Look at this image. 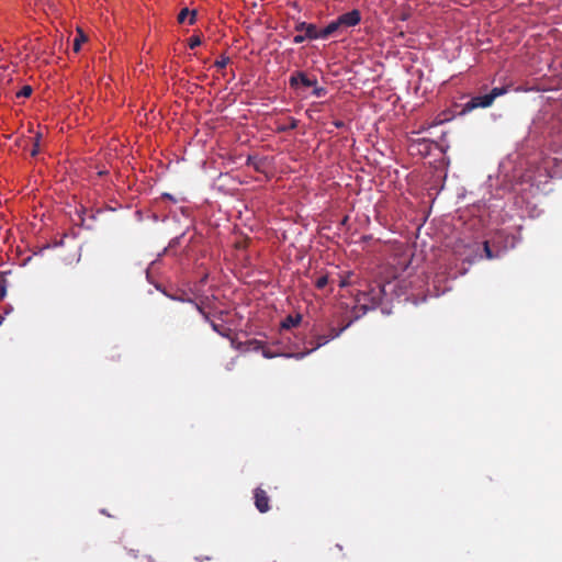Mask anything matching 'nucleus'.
Segmentation results:
<instances>
[{
    "label": "nucleus",
    "instance_id": "1",
    "mask_svg": "<svg viewBox=\"0 0 562 562\" xmlns=\"http://www.w3.org/2000/svg\"><path fill=\"white\" fill-rule=\"evenodd\" d=\"M507 92V87H495L487 94L472 97L468 102L463 104L462 113L471 112L477 108H488L493 104L496 98L504 95Z\"/></svg>",
    "mask_w": 562,
    "mask_h": 562
},
{
    "label": "nucleus",
    "instance_id": "2",
    "mask_svg": "<svg viewBox=\"0 0 562 562\" xmlns=\"http://www.w3.org/2000/svg\"><path fill=\"white\" fill-rule=\"evenodd\" d=\"M294 30L295 31H306V36L310 37V40H317V38H327V37L331 36L333 34L337 33L338 31L342 30V27L338 23V19H336L322 30H318L315 24L306 23V22L296 23Z\"/></svg>",
    "mask_w": 562,
    "mask_h": 562
},
{
    "label": "nucleus",
    "instance_id": "3",
    "mask_svg": "<svg viewBox=\"0 0 562 562\" xmlns=\"http://www.w3.org/2000/svg\"><path fill=\"white\" fill-rule=\"evenodd\" d=\"M337 19L342 29H348L356 26L361 22V13L358 9H353L339 15Z\"/></svg>",
    "mask_w": 562,
    "mask_h": 562
},
{
    "label": "nucleus",
    "instance_id": "4",
    "mask_svg": "<svg viewBox=\"0 0 562 562\" xmlns=\"http://www.w3.org/2000/svg\"><path fill=\"white\" fill-rule=\"evenodd\" d=\"M327 342H329V340L327 339V336L326 335H317L315 337V340H312L310 344L312 345V347L305 351H302V352H297V353H291V355H285V357H293L297 360H301L303 359L304 357H306L307 355H310L311 352L317 350L318 348H321L322 346L326 345Z\"/></svg>",
    "mask_w": 562,
    "mask_h": 562
},
{
    "label": "nucleus",
    "instance_id": "5",
    "mask_svg": "<svg viewBox=\"0 0 562 562\" xmlns=\"http://www.w3.org/2000/svg\"><path fill=\"white\" fill-rule=\"evenodd\" d=\"M255 506L260 513H267L270 509V498L265 490L257 487L254 491Z\"/></svg>",
    "mask_w": 562,
    "mask_h": 562
},
{
    "label": "nucleus",
    "instance_id": "6",
    "mask_svg": "<svg viewBox=\"0 0 562 562\" xmlns=\"http://www.w3.org/2000/svg\"><path fill=\"white\" fill-rule=\"evenodd\" d=\"M289 83H290L291 88H297L299 83H301L304 87H315V85L317 83V80L311 79L303 71H296L290 77Z\"/></svg>",
    "mask_w": 562,
    "mask_h": 562
},
{
    "label": "nucleus",
    "instance_id": "7",
    "mask_svg": "<svg viewBox=\"0 0 562 562\" xmlns=\"http://www.w3.org/2000/svg\"><path fill=\"white\" fill-rule=\"evenodd\" d=\"M302 322V315L295 314V315H288L282 322H281V328L289 330L293 327H296Z\"/></svg>",
    "mask_w": 562,
    "mask_h": 562
},
{
    "label": "nucleus",
    "instance_id": "8",
    "mask_svg": "<svg viewBox=\"0 0 562 562\" xmlns=\"http://www.w3.org/2000/svg\"><path fill=\"white\" fill-rule=\"evenodd\" d=\"M195 16H196V12L195 11H190L188 8H183L179 12L177 20H178L179 23H184L186 20L189 18L188 23L190 25H192V24L195 23Z\"/></svg>",
    "mask_w": 562,
    "mask_h": 562
},
{
    "label": "nucleus",
    "instance_id": "9",
    "mask_svg": "<svg viewBox=\"0 0 562 562\" xmlns=\"http://www.w3.org/2000/svg\"><path fill=\"white\" fill-rule=\"evenodd\" d=\"M289 123L288 124H283V123H277V127H276V132L277 133H285L288 131H291V130H294L299 125V121L294 117H289L288 119Z\"/></svg>",
    "mask_w": 562,
    "mask_h": 562
},
{
    "label": "nucleus",
    "instance_id": "10",
    "mask_svg": "<svg viewBox=\"0 0 562 562\" xmlns=\"http://www.w3.org/2000/svg\"><path fill=\"white\" fill-rule=\"evenodd\" d=\"M351 324V321L348 322L346 325L341 326L340 328H336V327H330L329 328V333L327 336V339L330 341L337 337H339L344 330H346Z\"/></svg>",
    "mask_w": 562,
    "mask_h": 562
},
{
    "label": "nucleus",
    "instance_id": "11",
    "mask_svg": "<svg viewBox=\"0 0 562 562\" xmlns=\"http://www.w3.org/2000/svg\"><path fill=\"white\" fill-rule=\"evenodd\" d=\"M87 41V36L83 34L81 30H78V34L74 40L72 49L75 53H78L81 48V44Z\"/></svg>",
    "mask_w": 562,
    "mask_h": 562
},
{
    "label": "nucleus",
    "instance_id": "12",
    "mask_svg": "<svg viewBox=\"0 0 562 562\" xmlns=\"http://www.w3.org/2000/svg\"><path fill=\"white\" fill-rule=\"evenodd\" d=\"M210 325L212 327V329L217 333L218 335L223 336V337H229L231 335V329L223 326V325H220V324H216L214 322H210Z\"/></svg>",
    "mask_w": 562,
    "mask_h": 562
},
{
    "label": "nucleus",
    "instance_id": "13",
    "mask_svg": "<svg viewBox=\"0 0 562 562\" xmlns=\"http://www.w3.org/2000/svg\"><path fill=\"white\" fill-rule=\"evenodd\" d=\"M381 293H382V289H379L378 292H375L374 290H372L370 293H363L364 296H370V302L372 304V306H374L375 304L379 303L380 299H381Z\"/></svg>",
    "mask_w": 562,
    "mask_h": 562
},
{
    "label": "nucleus",
    "instance_id": "14",
    "mask_svg": "<svg viewBox=\"0 0 562 562\" xmlns=\"http://www.w3.org/2000/svg\"><path fill=\"white\" fill-rule=\"evenodd\" d=\"M231 63V58L228 56L222 55L215 63L214 66L218 69L225 68Z\"/></svg>",
    "mask_w": 562,
    "mask_h": 562
},
{
    "label": "nucleus",
    "instance_id": "15",
    "mask_svg": "<svg viewBox=\"0 0 562 562\" xmlns=\"http://www.w3.org/2000/svg\"><path fill=\"white\" fill-rule=\"evenodd\" d=\"M41 133H37L36 136L34 137V143H33V148L31 150V156L32 157H35L37 156V154L40 153V140H41Z\"/></svg>",
    "mask_w": 562,
    "mask_h": 562
},
{
    "label": "nucleus",
    "instance_id": "16",
    "mask_svg": "<svg viewBox=\"0 0 562 562\" xmlns=\"http://www.w3.org/2000/svg\"><path fill=\"white\" fill-rule=\"evenodd\" d=\"M483 249H484V252H485V257L487 259H494V258H497L498 257V252L497 254H494L490 247V243L488 241H484L483 243Z\"/></svg>",
    "mask_w": 562,
    "mask_h": 562
},
{
    "label": "nucleus",
    "instance_id": "17",
    "mask_svg": "<svg viewBox=\"0 0 562 562\" xmlns=\"http://www.w3.org/2000/svg\"><path fill=\"white\" fill-rule=\"evenodd\" d=\"M33 92L31 86H23L22 89L16 93V98H29Z\"/></svg>",
    "mask_w": 562,
    "mask_h": 562
},
{
    "label": "nucleus",
    "instance_id": "18",
    "mask_svg": "<svg viewBox=\"0 0 562 562\" xmlns=\"http://www.w3.org/2000/svg\"><path fill=\"white\" fill-rule=\"evenodd\" d=\"M328 284V277L327 276H321L317 278L315 282V286L319 290L324 289Z\"/></svg>",
    "mask_w": 562,
    "mask_h": 562
},
{
    "label": "nucleus",
    "instance_id": "19",
    "mask_svg": "<svg viewBox=\"0 0 562 562\" xmlns=\"http://www.w3.org/2000/svg\"><path fill=\"white\" fill-rule=\"evenodd\" d=\"M297 32H299V34L293 37V42L295 44H301L305 40H310V37L306 36V31H297Z\"/></svg>",
    "mask_w": 562,
    "mask_h": 562
},
{
    "label": "nucleus",
    "instance_id": "20",
    "mask_svg": "<svg viewBox=\"0 0 562 562\" xmlns=\"http://www.w3.org/2000/svg\"><path fill=\"white\" fill-rule=\"evenodd\" d=\"M199 45H201V38H200V36H198V35H193V36H191V37L189 38V47H190L191 49H193V48L198 47Z\"/></svg>",
    "mask_w": 562,
    "mask_h": 562
},
{
    "label": "nucleus",
    "instance_id": "21",
    "mask_svg": "<svg viewBox=\"0 0 562 562\" xmlns=\"http://www.w3.org/2000/svg\"><path fill=\"white\" fill-rule=\"evenodd\" d=\"M326 89L324 87H317L315 85L314 87V90H313V94L317 98H321V97H324L326 94Z\"/></svg>",
    "mask_w": 562,
    "mask_h": 562
},
{
    "label": "nucleus",
    "instance_id": "22",
    "mask_svg": "<svg viewBox=\"0 0 562 562\" xmlns=\"http://www.w3.org/2000/svg\"><path fill=\"white\" fill-rule=\"evenodd\" d=\"M194 305H195V308L199 311V313L203 316V318H204L206 322H209V323H210V322H212V321L210 319V315H209V313H206V312L204 311V308H203V307H201V306H200L199 304H196V303H195Z\"/></svg>",
    "mask_w": 562,
    "mask_h": 562
},
{
    "label": "nucleus",
    "instance_id": "23",
    "mask_svg": "<svg viewBox=\"0 0 562 562\" xmlns=\"http://www.w3.org/2000/svg\"><path fill=\"white\" fill-rule=\"evenodd\" d=\"M350 277H351V273L341 278V280L339 282V286H341V288L348 286L351 283Z\"/></svg>",
    "mask_w": 562,
    "mask_h": 562
},
{
    "label": "nucleus",
    "instance_id": "24",
    "mask_svg": "<svg viewBox=\"0 0 562 562\" xmlns=\"http://www.w3.org/2000/svg\"><path fill=\"white\" fill-rule=\"evenodd\" d=\"M333 124L337 128H342L345 126V123L342 121H334Z\"/></svg>",
    "mask_w": 562,
    "mask_h": 562
},
{
    "label": "nucleus",
    "instance_id": "25",
    "mask_svg": "<svg viewBox=\"0 0 562 562\" xmlns=\"http://www.w3.org/2000/svg\"><path fill=\"white\" fill-rule=\"evenodd\" d=\"M262 355H263L265 358H268V359L274 357V355L272 352H270L269 350H263Z\"/></svg>",
    "mask_w": 562,
    "mask_h": 562
},
{
    "label": "nucleus",
    "instance_id": "26",
    "mask_svg": "<svg viewBox=\"0 0 562 562\" xmlns=\"http://www.w3.org/2000/svg\"><path fill=\"white\" fill-rule=\"evenodd\" d=\"M140 562H154V560L151 559V557L143 554Z\"/></svg>",
    "mask_w": 562,
    "mask_h": 562
},
{
    "label": "nucleus",
    "instance_id": "27",
    "mask_svg": "<svg viewBox=\"0 0 562 562\" xmlns=\"http://www.w3.org/2000/svg\"><path fill=\"white\" fill-rule=\"evenodd\" d=\"M5 295V288L3 285H0V299H2Z\"/></svg>",
    "mask_w": 562,
    "mask_h": 562
},
{
    "label": "nucleus",
    "instance_id": "28",
    "mask_svg": "<svg viewBox=\"0 0 562 562\" xmlns=\"http://www.w3.org/2000/svg\"><path fill=\"white\" fill-rule=\"evenodd\" d=\"M164 198L171 199V195H170V194H168V193H165V194H164Z\"/></svg>",
    "mask_w": 562,
    "mask_h": 562
},
{
    "label": "nucleus",
    "instance_id": "29",
    "mask_svg": "<svg viewBox=\"0 0 562 562\" xmlns=\"http://www.w3.org/2000/svg\"><path fill=\"white\" fill-rule=\"evenodd\" d=\"M134 552H135L134 550H131V553H133L134 558H138V555L135 554Z\"/></svg>",
    "mask_w": 562,
    "mask_h": 562
}]
</instances>
